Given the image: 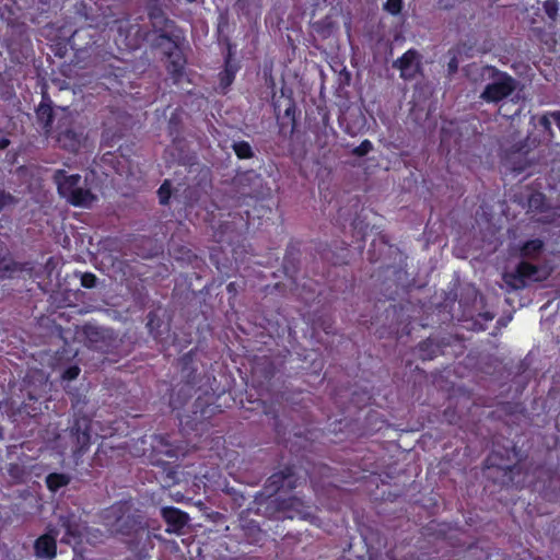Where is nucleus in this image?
Masks as SVG:
<instances>
[{"label": "nucleus", "instance_id": "f257e3e1", "mask_svg": "<svg viewBox=\"0 0 560 560\" xmlns=\"http://www.w3.org/2000/svg\"><path fill=\"white\" fill-rule=\"evenodd\" d=\"M485 80H489L480 98L487 103H497L510 96L517 86V82L505 72L498 71L492 67H480L477 69Z\"/></svg>", "mask_w": 560, "mask_h": 560}, {"label": "nucleus", "instance_id": "f03ea898", "mask_svg": "<svg viewBox=\"0 0 560 560\" xmlns=\"http://www.w3.org/2000/svg\"><path fill=\"white\" fill-rule=\"evenodd\" d=\"M80 179V175H67L63 170L55 173V182L60 195L74 206L90 207L94 202L95 196L79 186Z\"/></svg>", "mask_w": 560, "mask_h": 560}, {"label": "nucleus", "instance_id": "7ed1b4c3", "mask_svg": "<svg viewBox=\"0 0 560 560\" xmlns=\"http://www.w3.org/2000/svg\"><path fill=\"white\" fill-rule=\"evenodd\" d=\"M150 21L154 30V34H158L156 45L166 44L168 48H175V35H174V23L170 21L165 13L158 8H153L150 13Z\"/></svg>", "mask_w": 560, "mask_h": 560}, {"label": "nucleus", "instance_id": "20e7f679", "mask_svg": "<svg viewBox=\"0 0 560 560\" xmlns=\"http://www.w3.org/2000/svg\"><path fill=\"white\" fill-rule=\"evenodd\" d=\"M394 67L400 71L401 78L413 79L420 68V56L410 49L394 62Z\"/></svg>", "mask_w": 560, "mask_h": 560}, {"label": "nucleus", "instance_id": "39448f33", "mask_svg": "<svg viewBox=\"0 0 560 560\" xmlns=\"http://www.w3.org/2000/svg\"><path fill=\"white\" fill-rule=\"evenodd\" d=\"M516 272V282L513 283V287L516 289L524 287L527 281H541L546 277L536 266L528 262H521Z\"/></svg>", "mask_w": 560, "mask_h": 560}, {"label": "nucleus", "instance_id": "423d86ee", "mask_svg": "<svg viewBox=\"0 0 560 560\" xmlns=\"http://www.w3.org/2000/svg\"><path fill=\"white\" fill-rule=\"evenodd\" d=\"M162 516L167 523V533H178L188 522V515L175 508L162 509Z\"/></svg>", "mask_w": 560, "mask_h": 560}, {"label": "nucleus", "instance_id": "0eeeda50", "mask_svg": "<svg viewBox=\"0 0 560 560\" xmlns=\"http://www.w3.org/2000/svg\"><path fill=\"white\" fill-rule=\"evenodd\" d=\"M34 548L36 557L51 560L57 553L56 537L49 534L42 535L36 539Z\"/></svg>", "mask_w": 560, "mask_h": 560}, {"label": "nucleus", "instance_id": "6e6552de", "mask_svg": "<svg viewBox=\"0 0 560 560\" xmlns=\"http://www.w3.org/2000/svg\"><path fill=\"white\" fill-rule=\"evenodd\" d=\"M83 131H77L72 128L60 131L57 138L59 145L69 151H77L84 141Z\"/></svg>", "mask_w": 560, "mask_h": 560}, {"label": "nucleus", "instance_id": "1a4fd4ad", "mask_svg": "<svg viewBox=\"0 0 560 560\" xmlns=\"http://www.w3.org/2000/svg\"><path fill=\"white\" fill-rule=\"evenodd\" d=\"M159 47H161L164 54H166L168 57V70L172 73H179L185 65V60L183 58L182 52L178 49L177 43L175 42V48H168L166 44L160 45Z\"/></svg>", "mask_w": 560, "mask_h": 560}, {"label": "nucleus", "instance_id": "9d476101", "mask_svg": "<svg viewBox=\"0 0 560 560\" xmlns=\"http://www.w3.org/2000/svg\"><path fill=\"white\" fill-rule=\"evenodd\" d=\"M70 478L65 474H50L46 478L47 487L50 491H57L69 483Z\"/></svg>", "mask_w": 560, "mask_h": 560}, {"label": "nucleus", "instance_id": "9b49d317", "mask_svg": "<svg viewBox=\"0 0 560 560\" xmlns=\"http://www.w3.org/2000/svg\"><path fill=\"white\" fill-rule=\"evenodd\" d=\"M541 248H542V242L539 240H533V241L527 242L522 247V255L524 257H533V256L537 255Z\"/></svg>", "mask_w": 560, "mask_h": 560}, {"label": "nucleus", "instance_id": "f8f14e48", "mask_svg": "<svg viewBox=\"0 0 560 560\" xmlns=\"http://www.w3.org/2000/svg\"><path fill=\"white\" fill-rule=\"evenodd\" d=\"M289 508L293 509L294 512L289 514L290 518H293L295 516L305 517L306 512L304 511V504L299 499H292L290 500Z\"/></svg>", "mask_w": 560, "mask_h": 560}, {"label": "nucleus", "instance_id": "ddd939ff", "mask_svg": "<svg viewBox=\"0 0 560 560\" xmlns=\"http://www.w3.org/2000/svg\"><path fill=\"white\" fill-rule=\"evenodd\" d=\"M233 148L236 155L241 159H247L252 155V148L247 142H237Z\"/></svg>", "mask_w": 560, "mask_h": 560}, {"label": "nucleus", "instance_id": "4468645a", "mask_svg": "<svg viewBox=\"0 0 560 560\" xmlns=\"http://www.w3.org/2000/svg\"><path fill=\"white\" fill-rule=\"evenodd\" d=\"M401 7L402 0H387L384 4V9L393 15L400 13Z\"/></svg>", "mask_w": 560, "mask_h": 560}, {"label": "nucleus", "instance_id": "2eb2a0df", "mask_svg": "<svg viewBox=\"0 0 560 560\" xmlns=\"http://www.w3.org/2000/svg\"><path fill=\"white\" fill-rule=\"evenodd\" d=\"M544 9L549 19L555 20L559 10L558 2L556 0H548L544 3Z\"/></svg>", "mask_w": 560, "mask_h": 560}, {"label": "nucleus", "instance_id": "dca6fc26", "mask_svg": "<svg viewBox=\"0 0 560 560\" xmlns=\"http://www.w3.org/2000/svg\"><path fill=\"white\" fill-rule=\"evenodd\" d=\"M16 199L10 192L0 189V209L14 205Z\"/></svg>", "mask_w": 560, "mask_h": 560}, {"label": "nucleus", "instance_id": "f3484780", "mask_svg": "<svg viewBox=\"0 0 560 560\" xmlns=\"http://www.w3.org/2000/svg\"><path fill=\"white\" fill-rule=\"evenodd\" d=\"M373 148V144L370 140H364L362 141V143L357 147L354 150H353V153L358 156H363L365 154H368Z\"/></svg>", "mask_w": 560, "mask_h": 560}, {"label": "nucleus", "instance_id": "a211bd4d", "mask_svg": "<svg viewBox=\"0 0 560 560\" xmlns=\"http://www.w3.org/2000/svg\"><path fill=\"white\" fill-rule=\"evenodd\" d=\"M234 73H235V70L230 66V62L228 61L225 71L222 75V83L224 86H228L231 84V82L234 79Z\"/></svg>", "mask_w": 560, "mask_h": 560}, {"label": "nucleus", "instance_id": "6ab92c4d", "mask_svg": "<svg viewBox=\"0 0 560 560\" xmlns=\"http://www.w3.org/2000/svg\"><path fill=\"white\" fill-rule=\"evenodd\" d=\"M171 195V188L168 182H165L159 189V197L161 203H166Z\"/></svg>", "mask_w": 560, "mask_h": 560}, {"label": "nucleus", "instance_id": "aec40b11", "mask_svg": "<svg viewBox=\"0 0 560 560\" xmlns=\"http://www.w3.org/2000/svg\"><path fill=\"white\" fill-rule=\"evenodd\" d=\"M80 374V369L78 366H70L63 372V378L68 381H72L77 378Z\"/></svg>", "mask_w": 560, "mask_h": 560}, {"label": "nucleus", "instance_id": "412c9836", "mask_svg": "<svg viewBox=\"0 0 560 560\" xmlns=\"http://www.w3.org/2000/svg\"><path fill=\"white\" fill-rule=\"evenodd\" d=\"M96 278L94 275L85 273L82 277V284L86 288H92L95 285Z\"/></svg>", "mask_w": 560, "mask_h": 560}, {"label": "nucleus", "instance_id": "4be33fe9", "mask_svg": "<svg viewBox=\"0 0 560 560\" xmlns=\"http://www.w3.org/2000/svg\"><path fill=\"white\" fill-rule=\"evenodd\" d=\"M62 527L66 529V533L69 536L77 537L80 535V532L78 530V528L72 527L68 521L62 522Z\"/></svg>", "mask_w": 560, "mask_h": 560}, {"label": "nucleus", "instance_id": "5701e85b", "mask_svg": "<svg viewBox=\"0 0 560 560\" xmlns=\"http://www.w3.org/2000/svg\"><path fill=\"white\" fill-rule=\"evenodd\" d=\"M0 269L7 271H14L16 269V264L2 259L0 260Z\"/></svg>", "mask_w": 560, "mask_h": 560}, {"label": "nucleus", "instance_id": "b1692460", "mask_svg": "<svg viewBox=\"0 0 560 560\" xmlns=\"http://www.w3.org/2000/svg\"><path fill=\"white\" fill-rule=\"evenodd\" d=\"M45 115L48 117V120H47V124H48L50 121V108L48 106L40 105L38 108V116L44 117Z\"/></svg>", "mask_w": 560, "mask_h": 560}, {"label": "nucleus", "instance_id": "393cba45", "mask_svg": "<svg viewBox=\"0 0 560 560\" xmlns=\"http://www.w3.org/2000/svg\"><path fill=\"white\" fill-rule=\"evenodd\" d=\"M448 68L451 71H455L457 69V62H456L455 58L450 61Z\"/></svg>", "mask_w": 560, "mask_h": 560}, {"label": "nucleus", "instance_id": "a878e982", "mask_svg": "<svg viewBox=\"0 0 560 560\" xmlns=\"http://www.w3.org/2000/svg\"><path fill=\"white\" fill-rule=\"evenodd\" d=\"M7 144H8V141H2V142H1V144H0V147H1V148H5V147H7Z\"/></svg>", "mask_w": 560, "mask_h": 560}, {"label": "nucleus", "instance_id": "bb28decb", "mask_svg": "<svg viewBox=\"0 0 560 560\" xmlns=\"http://www.w3.org/2000/svg\"><path fill=\"white\" fill-rule=\"evenodd\" d=\"M232 288H233V283H230V284L228 285V289H229V290H231Z\"/></svg>", "mask_w": 560, "mask_h": 560}]
</instances>
